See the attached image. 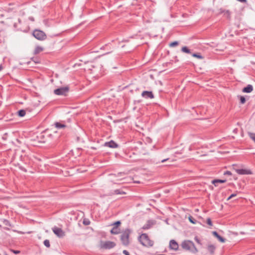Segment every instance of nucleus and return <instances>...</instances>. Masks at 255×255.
I'll return each mask as SVG.
<instances>
[{"label": "nucleus", "instance_id": "obj_15", "mask_svg": "<svg viewBox=\"0 0 255 255\" xmlns=\"http://www.w3.org/2000/svg\"><path fill=\"white\" fill-rule=\"evenodd\" d=\"M110 232L112 234L117 235L120 233V229L117 226H114Z\"/></svg>", "mask_w": 255, "mask_h": 255}, {"label": "nucleus", "instance_id": "obj_7", "mask_svg": "<svg viewBox=\"0 0 255 255\" xmlns=\"http://www.w3.org/2000/svg\"><path fill=\"white\" fill-rule=\"evenodd\" d=\"M53 233L59 238H63L65 236V233L61 228L57 227H54L52 228Z\"/></svg>", "mask_w": 255, "mask_h": 255}, {"label": "nucleus", "instance_id": "obj_13", "mask_svg": "<svg viewBox=\"0 0 255 255\" xmlns=\"http://www.w3.org/2000/svg\"><path fill=\"white\" fill-rule=\"evenodd\" d=\"M44 50V48L40 46H37L35 48L34 51H33V54L34 55H36L40 53L41 52L43 51Z\"/></svg>", "mask_w": 255, "mask_h": 255}, {"label": "nucleus", "instance_id": "obj_5", "mask_svg": "<svg viewBox=\"0 0 255 255\" xmlns=\"http://www.w3.org/2000/svg\"><path fill=\"white\" fill-rule=\"evenodd\" d=\"M33 35L39 40H43L46 39V35L45 33L40 30H35L33 32Z\"/></svg>", "mask_w": 255, "mask_h": 255}, {"label": "nucleus", "instance_id": "obj_16", "mask_svg": "<svg viewBox=\"0 0 255 255\" xmlns=\"http://www.w3.org/2000/svg\"><path fill=\"white\" fill-rule=\"evenodd\" d=\"M226 181V180H220V179H215L212 181V183L214 184L215 186H217V184L218 183H225Z\"/></svg>", "mask_w": 255, "mask_h": 255}, {"label": "nucleus", "instance_id": "obj_2", "mask_svg": "<svg viewBox=\"0 0 255 255\" xmlns=\"http://www.w3.org/2000/svg\"><path fill=\"white\" fill-rule=\"evenodd\" d=\"M138 240L141 244H142L143 246L151 247L153 244V241L149 239L148 236L146 234H141L139 236Z\"/></svg>", "mask_w": 255, "mask_h": 255}, {"label": "nucleus", "instance_id": "obj_33", "mask_svg": "<svg viewBox=\"0 0 255 255\" xmlns=\"http://www.w3.org/2000/svg\"><path fill=\"white\" fill-rule=\"evenodd\" d=\"M115 193L116 194H124V192H120V191L119 190H116L115 191Z\"/></svg>", "mask_w": 255, "mask_h": 255}, {"label": "nucleus", "instance_id": "obj_14", "mask_svg": "<svg viewBox=\"0 0 255 255\" xmlns=\"http://www.w3.org/2000/svg\"><path fill=\"white\" fill-rule=\"evenodd\" d=\"M207 249L211 254H213L215 252L216 247L213 245H209L207 247Z\"/></svg>", "mask_w": 255, "mask_h": 255}, {"label": "nucleus", "instance_id": "obj_1", "mask_svg": "<svg viewBox=\"0 0 255 255\" xmlns=\"http://www.w3.org/2000/svg\"><path fill=\"white\" fill-rule=\"evenodd\" d=\"M181 247L183 250L195 254L198 252L193 242L190 240L183 241L181 244Z\"/></svg>", "mask_w": 255, "mask_h": 255}, {"label": "nucleus", "instance_id": "obj_39", "mask_svg": "<svg viewBox=\"0 0 255 255\" xmlns=\"http://www.w3.org/2000/svg\"><path fill=\"white\" fill-rule=\"evenodd\" d=\"M29 19L31 21H34V18L33 17H29Z\"/></svg>", "mask_w": 255, "mask_h": 255}, {"label": "nucleus", "instance_id": "obj_20", "mask_svg": "<svg viewBox=\"0 0 255 255\" xmlns=\"http://www.w3.org/2000/svg\"><path fill=\"white\" fill-rule=\"evenodd\" d=\"M18 116L20 117H23L25 116L26 112L23 110H21L18 112Z\"/></svg>", "mask_w": 255, "mask_h": 255}, {"label": "nucleus", "instance_id": "obj_44", "mask_svg": "<svg viewBox=\"0 0 255 255\" xmlns=\"http://www.w3.org/2000/svg\"><path fill=\"white\" fill-rule=\"evenodd\" d=\"M5 255H7L6 253L5 254Z\"/></svg>", "mask_w": 255, "mask_h": 255}, {"label": "nucleus", "instance_id": "obj_42", "mask_svg": "<svg viewBox=\"0 0 255 255\" xmlns=\"http://www.w3.org/2000/svg\"><path fill=\"white\" fill-rule=\"evenodd\" d=\"M2 69V67L1 66H0V71Z\"/></svg>", "mask_w": 255, "mask_h": 255}, {"label": "nucleus", "instance_id": "obj_17", "mask_svg": "<svg viewBox=\"0 0 255 255\" xmlns=\"http://www.w3.org/2000/svg\"><path fill=\"white\" fill-rule=\"evenodd\" d=\"M55 126L56 128H63L66 127V126L64 124H61L60 123H56L55 124Z\"/></svg>", "mask_w": 255, "mask_h": 255}, {"label": "nucleus", "instance_id": "obj_35", "mask_svg": "<svg viewBox=\"0 0 255 255\" xmlns=\"http://www.w3.org/2000/svg\"><path fill=\"white\" fill-rule=\"evenodd\" d=\"M123 253L125 255H129L128 252L127 250H124Z\"/></svg>", "mask_w": 255, "mask_h": 255}, {"label": "nucleus", "instance_id": "obj_11", "mask_svg": "<svg viewBox=\"0 0 255 255\" xmlns=\"http://www.w3.org/2000/svg\"><path fill=\"white\" fill-rule=\"evenodd\" d=\"M105 146H108L111 148H116L118 147V144L114 141L111 140L109 142L105 143Z\"/></svg>", "mask_w": 255, "mask_h": 255}, {"label": "nucleus", "instance_id": "obj_25", "mask_svg": "<svg viewBox=\"0 0 255 255\" xmlns=\"http://www.w3.org/2000/svg\"><path fill=\"white\" fill-rule=\"evenodd\" d=\"M217 238L221 243H225V241H226L225 239L224 238H223V237H222L221 236H220V235Z\"/></svg>", "mask_w": 255, "mask_h": 255}, {"label": "nucleus", "instance_id": "obj_3", "mask_svg": "<svg viewBox=\"0 0 255 255\" xmlns=\"http://www.w3.org/2000/svg\"><path fill=\"white\" fill-rule=\"evenodd\" d=\"M116 246V244L114 242L101 241L99 247L101 249L109 250L114 248Z\"/></svg>", "mask_w": 255, "mask_h": 255}, {"label": "nucleus", "instance_id": "obj_40", "mask_svg": "<svg viewBox=\"0 0 255 255\" xmlns=\"http://www.w3.org/2000/svg\"><path fill=\"white\" fill-rule=\"evenodd\" d=\"M168 159V158H167V159H163V160H162L161 161V162H162V163H163V162H165V161L167 160Z\"/></svg>", "mask_w": 255, "mask_h": 255}, {"label": "nucleus", "instance_id": "obj_12", "mask_svg": "<svg viewBox=\"0 0 255 255\" xmlns=\"http://www.w3.org/2000/svg\"><path fill=\"white\" fill-rule=\"evenodd\" d=\"M253 87L251 85H248L246 87L243 89V92L244 93H249L253 91Z\"/></svg>", "mask_w": 255, "mask_h": 255}, {"label": "nucleus", "instance_id": "obj_9", "mask_svg": "<svg viewBox=\"0 0 255 255\" xmlns=\"http://www.w3.org/2000/svg\"><path fill=\"white\" fill-rule=\"evenodd\" d=\"M169 248L171 250L177 251L178 249L179 245L174 240H171L169 242Z\"/></svg>", "mask_w": 255, "mask_h": 255}, {"label": "nucleus", "instance_id": "obj_21", "mask_svg": "<svg viewBox=\"0 0 255 255\" xmlns=\"http://www.w3.org/2000/svg\"><path fill=\"white\" fill-rule=\"evenodd\" d=\"M151 226V225L150 224V222H148L146 224L144 225L143 226V229H149Z\"/></svg>", "mask_w": 255, "mask_h": 255}, {"label": "nucleus", "instance_id": "obj_34", "mask_svg": "<svg viewBox=\"0 0 255 255\" xmlns=\"http://www.w3.org/2000/svg\"><path fill=\"white\" fill-rule=\"evenodd\" d=\"M224 175H231L232 174L231 172L229 171H226V172H224Z\"/></svg>", "mask_w": 255, "mask_h": 255}, {"label": "nucleus", "instance_id": "obj_19", "mask_svg": "<svg viewBox=\"0 0 255 255\" xmlns=\"http://www.w3.org/2000/svg\"><path fill=\"white\" fill-rule=\"evenodd\" d=\"M181 51L183 52H185V53H190V50L186 46L183 47L182 48V49H181Z\"/></svg>", "mask_w": 255, "mask_h": 255}, {"label": "nucleus", "instance_id": "obj_26", "mask_svg": "<svg viewBox=\"0 0 255 255\" xmlns=\"http://www.w3.org/2000/svg\"><path fill=\"white\" fill-rule=\"evenodd\" d=\"M178 44V42L177 41H174L170 43L169 46L170 47H174L177 46Z\"/></svg>", "mask_w": 255, "mask_h": 255}, {"label": "nucleus", "instance_id": "obj_41", "mask_svg": "<svg viewBox=\"0 0 255 255\" xmlns=\"http://www.w3.org/2000/svg\"><path fill=\"white\" fill-rule=\"evenodd\" d=\"M232 198H230V196L227 199V200H229L230 199H231Z\"/></svg>", "mask_w": 255, "mask_h": 255}, {"label": "nucleus", "instance_id": "obj_43", "mask_svg": "<svg viewBox=\"0 0 255 255\" xmlns=\"http://www.w3.org/2000/svg\"><path fill=\"white\" fill-rule=\"evenodd\" d=\"M89 70H92L91 68L90 67L89 68Z\"/></svg>", "mask_w": 255, "mask_h": 255}, {"label": "nucleus", "instance_id": "obj_31", "mask_svg": "<svg viewBox=\"0 0 255 255\" xmlns=\"http://www.w3.org/2000/svg\"><path fill=\"white\" fill-rule=\"evenodd\" d=\"M212 234L216 238H217L219 236V235L216 231L212 232Z\"/></svg>", "mask_w": 255, "mask_h": 255}, {"label": "nucleus", "instance_id": "obj_36", "mask_svg": "<svg viewBox=\"0 0 255 255\" xmlns=\"http://www.w3.org/2000/svg\"><path fill=\"white\" fill-rule=\"evenodd\" d=\"M237 194H232V195H230V198H233L234 197H235L236 196Z\"/></svg>", "mask_w": 255, "mask_h": 255}, {"label": "nucleus", "instance_id": "obj_29", "mask_svg": "<svg viewBox=\"0 0 255 255\" xmlns=\"http://www.w3.org/2000/svg\"><path fill=\"white\" fill-rule=\"evenodd\" d=\"M194 240L196 241V242L199 245H202L201 244V241L199 240V239L196 236L195 238H194Z\"/></svg>", "mask_w": 255, "mask_h": 255}, {"label": "nucleus", "instance_id": "obj_23", "mask_svg": "<svg viewBox=\"0 0 255 255\" xmlns=\"http://www.w3.org/2000/svg\"><path fill=\"white\" fill-rule=\"evenodd\" d=\"M188 219L191 223H192L194 224H196V220H195L192 216H189Z\"/></svg>", "mask_w": 255, "mask_h": 255}, {"label": "nucleus", "instance_id": "obj_18", "mask_svg": "<svg viewBox=\"0 0 255 255\" xmlns=\"http://www.w3.org/2000/svg\"><path fill=\"white\" fill-rule=\"evenodd\" d=\"M192 56L200 59H203V57L200 53H193Z\"/></svg>", "mask_w": 255, "mask_h": 255}, {"label": "nucleus", "instance_id": "obj_24", "mask_svg": "<svg viewBox=\"0 0 255 255\" xmlns=\"http://www.w3.org/2000/svg\"><path fill=\"white\" fill-rule=\"evenodd\" d=\"M44 245L47 248H49L50 246V242L49 241V240H45L44 241Z\"/></svg>", "mask_w": 255, "mask_h": 255}, {"label": "nucleus", "instance_id": "obj_8", "mask_svg": "<svg viewBox=\"0 0 255 255\" xmlns=\"http://www.w3.org/2000/svg\"><path fill=\"white\" fill-rule=\"evenodd\" d=\"M235 171L238 174L241 175H249L252 174V171L249 169H236Z\"/></svg>", "mask_w": 255, "mask_h": 255}, {"label": "nucleus", "instance_id": "obj_27", "mask_svg": "<svg viewBox=\"0 0 255 255\" xmlns=\"http://www.w3.org/2000/svg\"><path fill=\"white\" fill-rule=\"evenodd\" d=\"M246 102V99L245 98L243 97V96H241L240 97V102L241 104H243L245 103Z\"/></svg>", "mask_w": 255, "mask_h": 255}, {"label": "nucleus", "instance_id": "obj_6", "mask_svg": "<svg viewBox=\"0 0 255 255\" xmlns=\"http://www.w3.org/2000/svg\"><path fill=\"white\" fill-rule=\"evenodd\" d=\"M69 91L68 87H61L54 90V93L56 95L66 96Z\"/></svg>", "mask_w": 255, "mask_h": 255}, {"label": "nucleus", "instance_id": "obj_37", "mask_svg": "<svg viewBox=\"0 0 255 255\" xmlns=\"http://www.w3.org/2000/svg\"><path fill=\"white\" fill-rule=\"evenodd\" d=\"M83 223H84L85 225H89V222L84 221V222H83Z\"/></svg>", "mask_w": 255, "mask_h": 255}, {"label": "nucleus", "instance_id": "obj_4", "mask_svg": "<svg viewBox=\"0 0 255 255\" xmlns=\"http://www.w3.org/2000/svg\"><path fill=\"white\" fill-rule=\"evenodd\" d=\"M130 233V230L127 229L121 235V239L123 244L125 246H128L129 244V236Z\"/></svg>", "mask_w": 255, "mask_h": 255}, {"label": "nucleus", "instance_id": "obj_28", "mask_svg": "<svg viewBox=\"0 0 255 255\" xmlns=\"http://www.w3.org/2000/svg\"><path fill=\"white\" fill-rule=\"evenodd\" d=\"M207 223L210 226H212V222L210 218H208L207 219Z\"/></svg>", "mask_w": 255, "mask_h": 255}, {"label": "nucleus", "instance_id": "obj_38", "mask_svg": "<svg viewBox=\"0 0 255 255\" xmlns=\"http://www.w3.org/2000/svg\"><path fill=\"white\" fill-rule=\"evenodd\" d=\"M238 1L242 2H245L246 1V0H238Z\"/></svg>", "mask_w": 255, "mask_h": 255}, {"label": "nucleus", "instance_id": "obj_10", "mask_svg": "<svg viewBox=\"0 0 255 255\" xmlns=\"http://www.w3.org/2000/svg\"><path fill=\"white\" fill-rule=\"evenodd\" d=\"M142 97H143L144 98L147 99H153L154 98V95L152 92L151 91H143L141 94Z\"/></svg>", "mask_w": 255, "mask_h": 255}, {"label": "nucleus", "instance_id": "obj_22", "mask_svg": "<svg viewBox=\"0 0 255 255\" xmlns=\"http://www.w3.org/2000/svg\"><path fill=\"white\" fill-rule=\"evenodd\" d=\"M249 134L250 138L255 142V133L250 132Z\"/></svg>", "mask_w": 255, "mask_h": 255}, {"label": "nucleus", "instance_id": "obj_32", "mask_svg": "<svg viewBox=\"0 0 255 255\" xmlns=\"http://www.w3.org/2000/svg\"><path fill=\"white\" fill-rule=\"evenodd\" d=\"M10 251L11 252H12L13 253L15 254H18L20 253V251H16V250H10Z\"/></svg>", "mask_w": 255, "mask_h": 255}, {"label": "nucleus", "instance_id": "obj_30", "mask_svg": "<svg viewBox=\"0 0 255 255\" xmlns=\"http://www.w3.org/2000/svg\"><path fill=\"white\" fill-rule=\"evenodd\" d=\"M120 224H121L120 221H117V222H115L114 223L112 224L111 225L118 227Z\"/></svg>", "mask_w": 255, "mask_h": 255}]
</instances>
